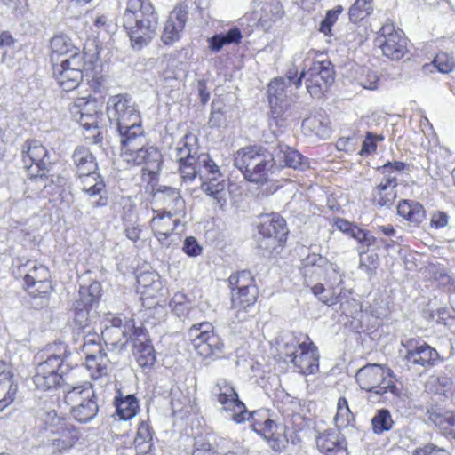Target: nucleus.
Segmentation results:
<instances>
[{
  "label": "nucleus",
  "mask_w": 455,
  "mask_h": 455,
  "mask_svg": "<svg viewBox=\"0 0 455 455\" xmlns=\"http://www.w3.org/2000/svg\"><path fill=\"white\" fill-rule=\"evenodd\" d=\"M379 76L376 71L363 68L356 81L359 85L367 90H377L379 84Z\"/></svg>",
  "instance_id": "nucleus-53"
},
{
  "label": "nucleus",
  "mask_w": 455,
  "mask_h": 455,
  "mask_svg": "<svg viewBox=\"0 0 455 455\" xmlns=\"http://www.w3.org/2000/svg\"><path fill=\"white\" fill-rule=\"evenodd\" d=\"M453 314H455V310H451L446 307H441V308H438L433 314V317L435 318V321L438 323H443L444 325H448L449 321L454 319Z\"/></svg>",
  "instance_id": "nucleus-61"
},
{
  "label": "nucleus",
  "mask_w": 455,
  "mask_h": 455,
  "mask_svg": "<svg viewBox=\"0 0 455 455\" xmlns=\"http://www.w3.org/2000/svg\"><path fill=\"white\" fill-rule=\"evenodd\" d=\"M116 413L121 420H128L136 416L140 406L133 395L117 396L115 399Z\"/></svg>",
  "instance_id": "nucleus-41"
},
{
  "label": "nucleus",
  "mask_w": 455,
  "mask_h": 455,
  "mask_svg": "<svg viewBox=\"0 0 455 455\" xmlns=\"http://www.w3.org/2000/svg\"><path fill=\"white\" fill-rule=\"evenodd\" d=\"M372 12L373 0H355L348 11L349 20L357 23L368 17Z\"/></svg>",
  "instance_id": "nucleus-45"
},
{
  "label": "nucleus",
  "mask_w": 455,
  "mask_h": 455,
  "mask_svg": "<svg viewBox=\"0 0 455 455\" xmlns=\"http://www.w3.org/2000/svg\"><path fill=\"white\" fill-rule=\"evenodd\" d=\"M169 306L178 317H189L196 309L191 307L190 301L184 293L178 292L170 300Z\"/></svg>",
  "instance_id": "nucleus-46"
},
{
  "label": "nucleus",
  "mask_w": 455,
  "mask_h": 455,
  "mask_svg": "<svg viewBox=\"0 0 455 455\" xmlns=\"http://www.w3.org/2000/svg\"><path fill=\"white\" fill-rule=\"evenodd\" d=\"M285 361L293 364L296 371L302 375L315 374L319 370V354L313 342L298 343L292 340L284 347Z\"/></svg>",
  "instance_id": "nucleus-14"
},
{
  "label": "nucleus",
  "mask_w": 455,
  "mask_h": 455,
  "mask_svg": "<svg viewBox=\"0 0 455 455\" xmlns=\"http://www.w3.org/2000/svg\"><path fill=\"white\" fill-rule=\"evenodd\" d=\"M23 162L28 172V188L39 195L46 188L44 176L50 164L48 150L36 140H27L23 146Z\"/></svg>",
  "instance_id": "nucleus-7"
},
{
  "label": "nucleus",
  "mask_w": 455,
  "mask_h": 455,
  "mask_svg": "<svg viewBox=\"0 0 455 455\" xmlns=\"http://www.w3.org/2000/svg\"><path fill=\"white\" fill-rule=\"evenodd\" d=\"M276 161L280 165L293 168L294 170H305L308 168L309 163L298 150L282 146L275 156Z\"/></svg>",
  "instance_id": "nucleus-36"
},
{
  "label": "nucleus",
  "mask_w": 455,
  "mask_h": 455,
  "mask_svg": "<svg viewBox=\"0 0 455 455\" xmlns=\"http://www.w3.org/2000/svg\"><path fill=\"white\" fill-rule=\"evenodd\" d=\"M291 87V85L283 77L275 78L269 83L267 94L271 108L270 127L274 124L279 127L286 124L285 114L292 97Z\"/></svg>",
  "instance_id": "nucleus-15"
},
{
  "label": "nucleus",
  "mask_w": 455,
  "mask_h": 455,
  "mask_svg": "<svg viewBox=\"0 0 455 455\" xmlns=\"http://www.w3.org/2000/svg\"><path fill=\"white\" fill-rule=\"evenodd\" d=\"M107 112L110 124L118 132L121 151L147 142L140 113L129 95L111 96Z\"/></svg>",
  "instance_id": "nucleus-2"
},
{
  "label": "nucleus",
  "mask_w": 455,
  "mask_h": 455,
  "mask_svg": "<svg viewBox=\"0 0 455 455\" xmlns=\"http://www.w3.org/2000/svg\"><path fill=\"white\" fill-rule=\"evenodd\" d=\"M384 140V136L376 135L371 132H368L365 136V140L363 142L362 149L360 154H370L376 150L377 148V141H382Z\"/></svg>",
  "instance_id": "nucleus-55"
},
{
  "label": "nucleus",
  "mask_w": 455,
  "mask_h": 455,
  "mask_svg": "<svg viewBox=\"0 0 455 455\" xmlns=\"http://www.w3.org/2000/svg\"><path fill=\"white\" fill-rule=\"evenodd\" d=\"M355 240L357 241L361 247L369 248L375 243L376 237L370 231L360 228Z\"/></svg>",
  "instance_id": "nucleus-60"
},
{
  "label": "nucleus",
  "mask_w": 455,
  "mask_h": 455,
  "mask_svg": "<svg viewBox=\"0 0 455 455\" xmlns=\"http://www.w3.org/2000/svg\"><path fill=\"white\" fill-rule=\"evenodd\" d=\"M122 21L132 49L139 51L156 35L158 14L149 0H128Z\"/></svg>",
  "instance_id": "nucleus-4"
},
{
  "label": "nucleus",
  "mask_w": 455,
  "mask_h": 455,
  "mask_svg": "<svg viewBox=\"0 0 455 455\" xmlns=\"http://www.w3.org/2000/svg\"><path fill=\"white\" fill-rule=\"evenodd\" d=\"M154 216L150 220V228L154 236L163 247H170L174 242V230L180 220L179 214H170L168 212L154 210Z\"/></svg>",
  "instance_id": "nucleus-22"
},
{
  "label": "nucleus",
  "mask_w": 455,
  "mask_h": 455,
  "mask_svg": "<svg viewBox=\"0 0 455 455\" xmlns=\"http://www.w3.org/2000/svg\"><path fill=\"white\" fill-rule=\"evenodd\" d=\"M431 65L435 68L438 72L449 74L455 69V59L448 52H440L435 56L431 64H426L424 66V69L428 70Z\"/></svg>",
  "instance_id": "nucleus-47"
},
{
  "label": "nucleus",
  "mask_w": 455,
  "mask_h": 455,
  "mask_svg": "<svg viewBox=\"0 0 455 455\" xmlns=\"http://www.w3.org/2000/svg\"><path fill=\"white\" fill-rule=\"evenodd\" d=\"M450 217L443 211H436L431 214L430 227L435 229L444 228L449 225Z\"/></svg>",
  "instance_id": "nucleus-58"
},
{
  "label": "nucleus",
  "mask_w": 455,
  "mask_h": 455,
  "mask_svg": "<svg viewBox=\"0 0 455 455\" xmlns=\"http://www.w3.org/2000/svg\"><path fill=\"white\" fill-rule=\"evenodd\" d=\"M10 369L0 378V411L4 410L15 399L18 386L12 380Z\"/></svg>",
  "instance_id": "nucleus-40"
},
{
  "label": "nucleus",
  "mask_w": 455,
  "mask_h": 455,
  "mask_svg": "<svg viewBox=\"0 0 455 455\" xmlns=\"http://www.w3.org/2000/svg\"><path fill=\"white\" fill-rule=\"evenodd\" d=\"M121 159L127 166L142 165V176L153 180L162 168V154L156 147L147 142L121 151Z\"/></svg>",
  "instance_id": "nucleus-12"
},
{
  "label": "nucleus",
  "mask_w": 455,
  "mask_h": 455,
  "mask_svg": "<svg viewBox=\"0 0 455 455\" xmlns=\"http://www.w3.org/2000/svg\"><path fill=\"white\" fill-rule=\"evenodd\" d=\"M179 172L185 182H191L199 177L201 190L212 200V204L223 210L228 202L225 180L220 167L208 155L184 159L179 164Z\"/></svg>",
  "instance_id": "nucleus-3"
},
{
  "label": "nucleus",
  "mask_w": 455,
  "mask_h": 455,
  "mask_svg": "<svg viewBox=\"0 0 455 455\" xmlns=\"http://www.w3.org/2000/svg\"><path fill=\"white\" fill-rule=\"evenodd\" d=\"M134 355L141 368L151 367L156 361L153 346L147 340H137L134 345Z\"/></svg>",
  "instance_id": "nucleus-42"
},
{
  "label": "nucleus",
  "mask_w": 455,
  "mask_h": 455,
  "mask_svg": "<svg viewBox=\"0 0 455 455\" xmlns=\"http://www.w3.org/2000/svg\"><path fill=\"white\" fill-rule=\"evenodd\" d=\"M396 208L397 214L405 220L411 228H419L427 218L425 207L418 201L403 199Z\"/></svg>",
  "instance_id": "nucleus-31"
},
{
  "label": "nucleus",
  "mask_w": 455,
  "mask_h": 455,
  "mask_svg": "<svg viewBox=\"0 0 455 455\" xmlns=\"http://www.w3.org/2000/svg\"><path fill=\"white\" fill-rule=\"evenodd\" d=\"M302 132L307 137L326 139L331 135L330 121L323 114H315L305 118L302 122Z\"/></svg>",
  "instance_id": "nucleus-34"
},
{
  "label": "nucleus",
  "mask_w": 455,
  "mask_h": 455,
  "mask_svg": "<svg viewBox=\"0 0 455 455\" xmlns=\"http://www.w3.org/2000/svg\"><path fill=\"white\" fill-rule=\"evenodd\" d=\"M212 392L222 409L230 413L234 421L243 423L251 419L252 429L262 435L274 451L280 452L285 449L288 443L285 425L276 424L270 419L267 411L250 412L239 399L233 385L225 379L217 380Z\"/></svg>",
  "instance_id": "nucleus-1"
},
{
  "label": "nucleus",
  "mask_w": 455,
  "mask_h": 455,
  "mask_svg": "<svg viewBox=\"0 0 455 455\" xmlns=\"http://www.w3.org/2000/svg\"><path fill=\"white\" fill-rule=\"evenodd\" d=\"M407 41L403 30L395 28L392 22H386L378 32L375 44L384 56L392 60H399L408 51Z\"/></svg>",
  "instance_id": "nucleus-18"
},
{
  "label": "nucleus",
  "mask_w": 455,
  "mask_h": 455,
  "mask_svg": "<svg viewBox=\"0 0 455 455\" xmlns=\"http://www.w3.org/2000/svg\"><path fill=\"white\" fill-rule=\"evenodd\" d=\"M188 339L194 349L203 357H209L220 351L222 343L214 334L213 326L208 322L193 324L188 331Z\"/></svg>",
  "instance_id": "nucleus-20"
},
{
  "label": "nucleus",
  "mask_w": 455,
  "mask_h": 455,
  "mask_svg": "<svg viewBox=\"0 0 455 455\" xmlns=\"http://www.w3.org/2000/svg\"><path fill=\"white\" fill-rule=\"evenodd\" d=\"M321 267H324L327 283L331 291L330 296L320 297V301L328 306L342 303L343 299H347L350 291L344 290L342 287L344 283V274L337 264L330 263L321 256L314 254L305 259L304 274L306 275L309 272H318Z\"/></svg>",
  "instance_id": "nucleus-6"
},
{
  "label": "nucleus",
  "mask_w": 455,
  "mask_h": 455,
  "mask_svg": "<svg viewBox=\"0 0 455 455\" xmlns=\"http://www.w3.org/2000/svg\"><path fill=\"white\" fill-rule=\"evenodd\" d=\"M283 14V5L279 0H267L261 7L260 20H276Z\"/></svg>",
  "instance_id": "nucleus-51"
},
{
  "label": "nucleus",
  "mask_w": 455,
  "mask_h": 455,
  "mask_svg": "<svg viewBox=\"0 0 455 455\" xmlns=\"http://www.w3.org/2000/svg\"><path fill=\"white\" fill-rule=\"evenodd\" d=\"M193 148L188 146L187 141H180L179 145L174 148L172 156L174 159L180 164L183 162L184 159L188 157H196L193 153Z\"/></svg>",
  "instance_id": "nucleus-56"
},
{
  "label": "nucleus",
  "mask_w": 455,
  "mask_h": 455,
  "mask_svg": "<svg viewBox=\"0 0 455 455\" xmlns=\"http://www.w3.org/2000/svg\"><path fill=\"white\" fill-rule=\"evenodd\" d=\"M124 232L128 239L137 242L140 237L141 228L138 223L134 222L131 225H125Z\"/></svg>",
  "instance_id": "nucleus-64"
},
{
  "label": "nucleus",
  "mask_w": 455,
  "mask_h": 455,
  "mask_svg": "<svg viewBox=\"0 0 455 455\" xmlns=\"http://www.w3.org/2000/svg\"><path fill=\"white\" fill-rule=\"evenodd\" d=\"M44 422L46 428L56 435L47 445L54 455L69 451L81 437L79 430L60 417L55 411L47 413Z\"/></svg>",
  "instance_id": "nucleus-11"
},
{
  "label": "nucleus",
  "mask_w": 455,
  "mask_h": 455,
  "mask_svg": "<svg viewBox=\"0 0 455 455\" xmlns=\"http://www.w3.org/2000/svg\"><path fill=\"white\" fill-rule=\"evenodd\" d=\"M100 284L93 283L88 287L82 286L72 305L73 321L78 329H84L91 319L90 313L100 297Z\"/></svg>",
  "instance_id": "nucleus-21"
},
{
  "label": "nucleus",
  "mask_w": 455,
  "mask_h": 455,
  "mask_svg": "<svg viewBox=\"0 0 455 455\" xmlns=\"http://www.w3.org/2000/svg\"><path fill=\"white\" fill-rule=\"evenodd\" d=\"M187 20V9L181 5L175 6L169 14L161 36V39L164 44H172L174 42L180 38Z\"/></svg>",
  "instance_id": "nucleus-26"
},
{
  "label": "nucleus",
  "mask_w": 455,
  "mask_h": 455,
  "mask_svg": "<svg viewBox=\"0 0 455 455\" xmlns=\"http://www.w3.org/2000/svg\"><path fill=\"white\" fill-rule=\"evenodd\" d=\"M64 399L70 406L72 417L80 423L90 422L98 414L97 397L92 386L88 382L68 390Z\"/></svg>",
  "instance_id": "nucleus-9"
},
{
  "label": "nucleus",
  "mask_w": 455,
  "mask_h": 455,
  "mask_svg": "<svg viewBox=\"0 0 455 455\" xmlns=\"http://www.w3.org/2000/svg\"><path fill=\"white\" fill-rule=\"evenodd\" d=\"M258 230V245L267 251L282 246L288 234L285 220L276 212L259 215Z\"/></svg>",
  "instance_id": "nucleus-13"
},
{
  "label": "nucleus",
  "mask_w": 455,
  "mask_h": 455,
  "mask_svg": "<svg viewBox=\"0 0 455 455\" xmlns=\"http://www.w3.org/2000/svg\"><path fill=\"white\" fill-rule=\"evenodd\" d=\"M353 419V414L348 407L347 400L340 397L337 403V413L334 418L335 425L339 428L346 427Z\"/></svg>",
  "instance_id": "nucleus-50"
},
{
  "label": "nucleus",
  "mask_w": 455,
  "mask_h": 455,
  "mask_svg": "<svg viewBox=\"0 0 455 455\" xmlns=\"http://www.w3.org/2000/svg\"><path fill=\"white\" fill-rule=\"evenodd\" d=\"M405 347L407 351L404 358L409 368L419 366L427 369L443 361L439 353L424 341L415 346L410 341Z\"/></svg>",
  "instance_id": "nucleus-23"
},
{
  "label": "nucleus",
  "mask_w": 455,
  "mask_h": 455,
  "mask_svg": "<svg viewBox=\"0 0 455 455\" xmlns=\"http://www.w3.org/2000/svg\"><path fill=\"white\" fill-rule=\"evenodd\" d=\"M29 288H32V291H30L32 296L44 298L50 294L52 291V284L49 279H44L36 283L35 286H30Z\"/></svg>",
  "instance_id": "nucleus-59"
},
{
  "label": "nucleus",
  "mask_w": 455,
  "mask_h": 455,
  "mask_svg": "<svg viewBox=\"0 0 455 455\" xmlns=\"http://www.w3.org/2000/svg\"><path fill=\"white\" fill-rule=\"evenodd\" d=\"M51 59L53 64L60 63V57L74 58L78 55H85V53L79 52L78 48L73 45L71 40L64 35L53 36L51 41Z\"/></svg>",
  "instance_id": "nucleus-35"
},
{
  "label": "nucleus",
  "mask_w": 455,
  "mask_h": 455,
  "mask_svg": "<svg viewBox=\"0 0 455 455\" xmlns=\"http://www.w3.org/2000/svg\"><path fill=\"white\" fill-rule=\"evenodd\" d=\"M266 153V150L257 146L242 148L234 154V165L242 172L245 178V171H251L257 164H260Z\"/></svg>",
  "instance_id": "nucleus-30"
},
{
  "label": "nucleus",
  "mask_w": 455,
  "mask_h": 455,
  "mask_svg": "<svg viewBox=\"0 0 455 455\" xmlns=\"http://www.w3.org/2000/svg\"><path fill=\"white\" fill-rule=\"evenodd\" d=\"M428 419L444 435L455 440V413L432 409L427 411Z\"/></svg>",
  "instance_id": "nucleus-37"
},
{
  "label": "nucleus",
  "mask_w": 455,
  "mask_h": 455,
  "mask_svg": "<svg viewBox=\"0 0 455 455\" xmlns=\"http://www.w3.org/2000/svg\"><path fill=\"white\" fill-rule=\"evenodd\" d=\"M355 379L360 387L368 392L379 395L390 393L394 396H398L400 394L395 383L393 371L380 364L372 363L362 367L358 370Z\"/></svg>",
  "instance_id": "nucleus-8"
},
{
  "label": "nucleus",
  "mask_w": 455,
  "mask_h": 455,
  "mask_svg": "<svg viewBox=\"0 0 455 455\" xmlns=\"http://www.w3.org/2000/svg\"><path fill=\"white\" fill-rule=\"evenodd\" d=\"M413 455H451L450 452L442 448H437L433 444H428L423 448L417 449Z\"/></svg>",
  "instance_id": "nucleus-62"
},
{
  "label": "nucleus",
  "mask_w": 455,
  "mask_h": 455,
  "mask_svg": "<svg viewBox=\"0 0 455 455\" xmlns=\"http://www.w3.org/2000/svg\"><path fill=\"white\" fill-rule=\"evenodd\" d=\"M77 180L81 190L90 198L98 197L92 201L93 207L106 206L108 203L107 196L106 184L103 177L97 172L90 174L77 176Z\"/></svg>",
  "instance_id": "nucleus-25"
},
{
  "label": "nucleus",
  "mask_w": 455,
  "mask_h": 455,
  "mask_svg": "<svg viewBox=\"0 0 455 455\" xmlns=\"http://www.w3.org/2000/svg\"><path fill=\"white\" fill-rule=\"evenodd\" d=\"M316 446L324 455H347V442L339 430L330 429L316 438Z\"/></svg>",
  "instance_id": "nucleus-28"
},
{
  "label": "nucleus",
  "mask_w": 455,
  "mask_h": 455,
  "mask_svg": "<svg viewBox=\"0 0 455 455\" xmlns=\"http://www.w3.org/2000/svg\"><path fill=\"white\" fill-rule=\"evenodd\" d=\"M138 290L144 298L153 299L162 295L161 276L155 271L141 272L137 275Z\"/></svg>",
  "instance_id": "nucleus-33"
},
{
  "label": "nucleus",
  "mask_w": 455,
  "mask_h": 455,
  "mask_svg": "<svg viewBox=\"0 0 455 455\" xmlns=\"http://www.w3.org/2000/svg\"><path fill=\"white\" fill-rule=\"evenodd\" d=\"M69 356L68 347L64 342L50 344L41 351L38 358L42 361L33 378L36 388L46 391L59 386L62 377L72 368L68 362Z\"/></svg>",
  "instance_id": "nucleus-5"
},
{
  "label": "nucleus",
  "mask_w": 455,
  "mask_h": 455,
  "mask_svg": "<svg viewBox=\"0 0 455 455\" xmlns=\"http://www.w3.org/2000/svg\"><path fill=\"white\" fill-rule=\"evenodd\" d=\"M101 337L98 333H87L84 337V343L81 347L85 355L86 368L94 379L108 376L110 371V359L104 352L100 344Z\"/></svg>",
  "instance_id": "nucleus-16"
},
{
  "label": "nucleus",
  "mask_w": 455,
  "mask_h": 455,
  "mask_svg": "<svg viewBox=\"0 0 455 455\" xmlns=\"http://www.w3.org/2000/svg\"><path fill=\"white\" fill-rule=\"evenodd\" d=\"M78 55L74 58H64L60 63L53 64V74L60 86L66 92L76 89L81 83L84 73L92 71L95 58L90 55Z\"/></svg>",
  "instance_id": "nucleus-10"
},
{
  "label": "nucleus",
  "mask_w": 455,
  "mask_h": 455,
  "mask_svg": "<svg viewBox=\"0 0 455 455\" xmlns=\"http://www.w3.org/2000/svg\"><path fill=\"white\" fill-rule=\"evenodd\" d=\"M50 273L44 265L33 264L25 275L24 282L27 287L35 286L36 283L44 279H49Z\"/></svg>",
  "instance_id": "nucleus-52"
},
{
  "label": "nucleus",
  "mask_w": 455,
  "mask_h": 455,
  "mask_svg": "<svg viewBox=\"0 0 455 455\" xmlns=\"http://www.w3.org/2000/svg\"><path fill=\"white\" fill-rule=\"evenodd\" d=\"M378 267V256L371 253H360L359 268L365 272L368 275H371Z\"/></svg>",
  "instance_id": "nucleus-54"
},
{
  "label": "nucleus",
  "mask_w": 455,
  "mask_h": 455,
  "mask_svg": "<svg viewBox=\"0 0 455 455\" xmlns=\"http://www.w3.org/2000/svg\"><path fill=\"white\" fill-rule=\"evenodd\" d=\"M70 113L74 119L86 131H92L93 142L98 143L100 141L98 137L100 136L99 119L100 113L97 100L90 95L77 98L70 107Z\"/></svg>",
  "instance_id": "nucleus-19"
},
{
  "label": "nucleus",
  "mask_w": 455,
  "mask_h": 455,
  "mask_svg": "<svg viewBox=\"0 0 455 455\" xmlns=\"http://www.w3.org/2000/svg\"><path fill=\"white\" fill-rule=\"evenodd\" d=\"M153 433L149 425L142 421L136 434L134 439V445L139 453L147 454L151 451L153 446L152 443Z\"/></svg>",
  "instance_id": "nucleus-43"
},
{
  "label": "nucleus",
  "mask_w": 455,
  "mask_h": 455,
  "mask_svg": "<svg viewBox=\"0 0 455 455\" xmlns=\"http://www.w3.org/2000/svg\"><path fill=\"white\" fill-rule=\"evenodd\" d=\"M258 297L257 286H251L244 290L232 291L233 308H247L254 305Z\"/></svg>",
  "instance_id": "nucleus-44"
},
{
  "label": "nucleus",
  "mask_w": 455,
  "mask_h": 455,
  "mask_svg": "<svg viewBox=\"0 0 455 455\" xmlns=\"http://www.w3.org/2000/svg\"><path fill=\"white\" fill-rule=\"evenodd\" d=\"M242 39V32L239 28L232 27L226 33L216 34L210 37L208 41V47L213 52H219L224 45L239 44Z\"/></svg>",
  "instance_id": "nucleus-39"
},
{
  "label": "nucleus",
  "mask_w": 455,
  "mask_h": 455,
  "mask_svg": "<svg viewBox=\"0 0 455 455\" xmlns=\"http://www.w3.org/2000/svg\"><path fill=\"white\" fill-rule=\"evenodd\" d=\"M262 160L263 161L260 163V164H257L255 168L251 169V171H245L246 180L257 184H263L267 180L269 173L271 172L275 164V158L272 156V155L267 152L266 155L262 157Z\"/></svg>",
  "instance_id": "nucleus-38"
},
{
  "label": "nucleus",
  "mask_w": 455,
  "mask_h": 455,
  "mask_svg": "<svg viewBox=\"0 0 455 455\" xmlns=\"http://www.w3.org/2000/svg\"><path fill=\"white\" fill-rule=\"evenodd\" d=\"M302 79L306 80L308 93L312 97L319 98L334 82L331 63L328 60L314 62L307 71H301L296 82V88L301 85Z\"/></svg>",
  "instance_id": "nucleus-17"
},
{
  "label": "nucleus",
  "mask_w": 455,
  "mask_h": 455,
  "mask_svg": "<svg viewBox=\"0 0 455 455\" xmlns=\"http://www.w3.org/2000/svg\"><path fill=\"white\" fill-rule=\"evenodd\" d=\"M71 159L75 166L76 177L90 174L93 172H97L99 169L95 156L91 149L85 146L81 145L76 147Z\"/></svg>",
  "instance_id": "nucleus-32"
},
{
  "label": "nucleus",
  "mask_w": 455,
  "mask_h": 455,
  "mask_svg": "<svg viewBox=\"0 0 455 455\" xmlns=\"http://www.w3.org/2000/svg\"><path fill=\"white\" fill-rule=\"evenodd\" d=\"M397 178L395 175L384 177L371 193V203L378 207L390 208L397 197Z\"/></svg>",
  "instance_id": "nucleus-27"
},
{
  "label": "nucleus",
  "mask_w": 455,
  "mask_h": 455,
  "mask_svg": "<svg viewBox=\"0 0 455 455\" xmlns=\"http://www.w3.org/2000/svg\"><path fill=\"white\" fill-rule=\"evenodd\" d=\"M106 322L105 328L101 331V339L107 349H124L128 341L127 328L130 327V324L123 323V319L120 316L110 314L106 318Z\"/></svg>",
  "instance_id": "nucleus-24"
},
{
  "label": "nucleus",
  "mask_w": 455,
  "mask_h": 455,
  "mask_svg": "<svg viewBox=\"0 0 455 455\" xmlns=\"http://www.w3.org/2000/svg\"><path fill=\"white\" fill-rule=\"evenodd\" d=\"M393 419L388 410L381 409L377 411L371 419V426L375 434H382L391 429Z\"/></svg>",
  "instance_id": "nucleus-49"
},
{
  "label": "nucleus",
  "mask_w": 455,
  "mask_h": 455,
  "mask_svg": "<svg viewBox=\"0 0 455 455\" xmlns=\"http://www.w3.org/2000/svg\"><path fill=\"white\" fill-rule=\"evenodd\" d=\"M182 250L188 257H197L203 248L194 236H188L184 240Z\"/></svg>",
  "instance_id": "nucleus-57"
},
{
  "label": "nucleus",
  "mask_w": 455,
  "mask_h": 455,
  "mask_svg": "<svg viewBox=\"0 0 455 455\" xmlns=\"http://www.w3.org/2000/svg\"><path fill=\"white\" fill-rule=\"evenodd\" d=\"M156 202L163 206L162 212H168L170 214H183L185 212V200L178 189L160 186L154 193Z\"/></svg>",
  "instance_id": "nucleus-29"
},
{
  "label": "nucleus",
  "mask_w": 455,
  "mask_h": 455,
  "mask_svg": "<svg viewBox=\"0 0 455 455\" xmlns=\"http://www.w3.org/2000/svg\"><path fill=\"white\" fill-rule=\"evenodd\" d=\"M228 283L232 291L256 286L254 277L248 270H242L232 274L228 278Z\"/></svg>",
  "instance_id": "nucleus-48"
},
{
  "label": "nucleus",
  "mask_w": 455,
  "mask_h": 455,
  "mask_svg": "<svg viewBox=\"0 0 455 455\" xmlns=\"http://www.w3.org/2000/svg\"><path fill=\"white\" fill-rule=\"evenodd\" d=\"M124 324H130V327L127 328V331L129 333L128 339H131L132 336H134L135 337L134 343L138 339L139 340H147L146 335L144 334V328H142L141 326L135 327L133 321H132V320L126 321Z\"/></svg>",
  "instance_id": "nucleus-63"
}]
</instances>
